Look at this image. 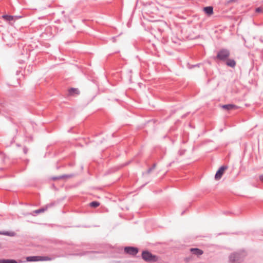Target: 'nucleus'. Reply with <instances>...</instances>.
Returning a JSON list of instances; mask_svg holds the SVG:
<instances>
[{"label":"nucleus","instance_id":"nucleus-1","mask_svg":"<svg viewBox=\"0 0 263 263\" xmlns=\"http://www.w3.org/2000/svg\"><path fill=\"white\" fill-rule=\"evenodd\" d=\"M244 257L243 252H233L229 255V263H241L243 260Z\"/></svg>","mask_w":263,"mask_h":263},{"label":"nucleus","instance_id":"nucleus-2","mask_svg":"<svg viewBox=\"0 0 263 263\" xmlns=\"http://www.w3.org/2000/svg\"><path fill=\"white\" fill-rule=\"evenodd\" d=\"M142 259L147 262H156L159 257L147 250L143 251L141 254Z\"/></svg>","mask_w":263,"mask_h":263},{"label":"nucleus","instance_id":"nucleus-3","mask_svg":"<svg viewBox=\"0 0 263 263\" xmlns=\"http://www.w3.org/2000/svg\"><path fill=\"white\" fill-rule=\"evenodd\" d=\"M230 55V50L227 49L222 48L217 52L216 58L221 61H226Z\"/></svg>","mask_w":263,"mask_h":263},{"label":"nucleus","instance_id":"nucleus-4","mask_svg":"<svg viewBox=\"0 0 263 263\" xmlns=\"http://www.w3.org/2000/svg\"><path fill=\"white\" fill-rule=\"evenodd\" d=\"M124 252L126 254L135 256L138 253V249L136 247H126L124 248Z\"/></svg>","mask_w":263,"mask_h":263},{"label":"nucleus","instance_id":"nucleus-5","mask_svg":"<svg viewBox=\"0 0 263 263\" xmlns=\"http://www.w3.org/2000/svg\"><path fill=\"white\" fill-rule=\"evenodd\" d=\"M228 168V167L227 166H221L218 170L217 171L215 175V178L216 180H218L221 178L222 177L224 171Z\"/></svg>","mask_w":263,"mask_h":263},{"label":"nucleus","instance_id":"nucleus-6","mask_svg":"<svg viewBox=\"0 0 263 263\" xmlns=\"http://www.w3.org/2000/svg\"><path fill=\"white\" fill-rule=\"evenodd\" d=\"M55 204L54 202H51L47 204L45 207L36 210L34 211V212L36 214H39L46 211L49 208H50L53 206Z\"/></svg>","mask_w":263,"mask_h":263},{"label":"nucleus","instance_id":"nucleus-7","mask_svg":"<svg viewBox=\"0 0 263 263\" xmlns=\"http://www.w3.org/2000/svg\"><path fill=\"white\" fill-rule=\"evenodd\" d=\"M226 65L230 67L234 68L236 66V62L234 59H229V58L226 61Z\"/></svg>","mask_w":263,"mask_h":263},{"label":"nucleus","instance_id":"nucleus-8","mask_svg":"<svg viewBox=\"0 0 263 263\" xmlns=\"http://www.w3.org/2000/svg\"><path fill=\"white\" fill-rule=\"evenodd\" d=\"M190 252L197 255H201L203 253V251L198 248H191L190 249Z\"/></svg>","mask_w":263,"mask_h":263},{"label":"nucleus","instance_id":"nucleus-9","mask_svg":"<svg viewBox=\"0 0 263 263\" xmlns=\"http://www.w3.org/2000/svg\"><path fill=\"white\" fill-rule=\"evenodd\" d=\"M222 108L224 109L230 110L236 108V106L234 104H229L222 105Z\"/></svg>","mask_w":263,"mask_h":263},{"label":"nucleus","instance_id":"nucleus-10","mask_svg":"<svg viewBox=\"0 0 263 263\" xmlns=\"http://www.w3.org/2000/svg\"><path fill=\"white\" fill-rule=\"evenodd\" d=\"M204 11L205 13L211 15L213 13V8L212 6H208L204 8Z\"/></svg>","mask_w":263,"mask_h":263},{"label":"nucleus","instance_id":"nucleus-11","mask_svg":"<svg viewBox=\"0 0 263 263\" xmlns=\"http://www.w3.org/2000/svg\"><path fill=\"white\" fill-rule=\"evenodd\" d=\"M69 93L70 95H73L74 94L78 95L80 93V91L78 88H71L69 89Z\"/></svg>","mask_w":263,"mask_h":263},{"label":"nucleus","instance_id":"nucleus-12","mask_svg":"<svg viewBox=\"0 0 263 263\" xmlns=\"http://www.w3.org/2000/svg\"><path fill=\"white\" fill-rule=\"evenodd\" d=\"M0 263H17L14 259H0Z\"/></svg>","mask_w":263,"mask_h":263},{"label":"nucleus","instance_id":"nucleus-13","mask_svg":"<svg viewBox=\"0 0 263 263\" xmlns=\"http://www.w3.org/2000/svg\"><path fill=\"white\" fill-rule=\"evenodd\" d=\"M2 17L8 21H11L14 20V16L13 15H4L2 16Z\"/></svg>","mask_w":263,"mask_h":263},{"label":"nucleus","instance_id":"nucleus-14","mask_svg":"<svg viewBox=\"0 0 263 263\" xmlns=\"http://www.w3.org/2000/svg\"><path fill=\"white\" fill-rule=\"evenodd\" d=\"M38 256H29L27 257V260L28 261H38Z\"/></svg>","mask_w":263,"mask_h":263},{"label":"nucleus","instance_id":"nucleus-15","mask_svg":"<svg viewBox=\"0 0 263 263\" xmlns=\"http://www.w3.org/2000/svg\"><path fill=\"white\" fill-rule=\"evenodd\" d=\"M89 205L92 208H97L100 205V203L98 201H94L91 202Z\"/></svg>","mask_w":263,"mask_h":263},{"label":"nucleus","instance_id":"nucleus-16","mask_svg":"<svg viewBox=\"0 0 263 263\" xmlns=\"http://www.w3.org/2000/svg\"><path fill=\"white\" fill-rule=\"evenodd\" d=\"M156 166V163H154L152 166L150 168H149L147 171V174H149L153 170H154Z\"/></svg>","mask_w":263,"mask_h":263},{"label":"nucleus","instance_id":"nucleus-17","mask_svg":"<svg viewBox=\"0 0 263 263\" xmlns=\"http://www.w3.org/2000/svg\"><path fill=\"white\" fill-rule=\"evenodd\" d=\"M64 177H65L64 176H60L58 177H54L52 178V179L54 180H58V179H62V178H64Z\"/></svg>","mask_w":263,"mask_h":263},{"label":"nucleus","instance_id":"nucleus-18","mask_svg":"<svg viewBox=\"0 0 263 263\" xmlns=\"http://www.w3.org/2000/svg\"><path fill=\"white\" fill-rule=\"evenodd\" d=\"M255 11H256V12H262V8H260V7H258V8H257L256 9V10H255Z\"/></svg>","mask_w":263,"mask_h":263},{"label":"nucleus","instance_id":"nucleus-19","mask_svg":"<svg viewBox=\"0 0 263 263\" xmlns=\"http://www.w3.org/2000/svg\"><path fill=\"white\" fill-rule=\"evenodd\" d=\"M13 16H14V21H15V20L22 17V16H20V15H14Z\"/></svg>","mask_w":263,"mask_h":263},{"label":"nucleus","instance_id":"nucleus-20","mask_svg":"<svg viewBox=\"0 0 263 263\" xmlns=\"http://www.w3.org/2000/svg\"><path fill=\"white\" fill-rule=\"evenodd\" d=\"M23 152L25 154H26L28 152V148L26 147H24Z\"/></svg>","mask_w":263,"mask_h":263},{"label":"nucleus","instance_id":"nucleus-21","mask_svg":"<svg viewBox=\"0 0 263 263\" xmlns=\"http://www.w3.org/2000/svg\"><path fill=\"white\" fill-rule=\"evenodd\" d=\"M259 178L261 182H263V174L259 176Z\"/></svg>","mask_w":263,"mask_h":263},{"label":"nucleus","instance_id":"nucleus-22","mask_svg":"<svg viewBox=\"0 0 263 263\" xmlns=\"http://www.w3.org/2000/svg\"><path fill=\"white\" fill-rule=\"evenodd\" d=\"M236 0H229L228 2H227V3L228 4H230V3H231L232 2H236Z\"/></svg>","mask_w":263,"mask_h":263},{"label":"nucleus","instance_id":"nucleus-23","mask_svg":"<svg viewBox=\"0 0 263 263\" xmlns=\"http://www.w3.org/2000/svg\"><path fill=\"white\" fill-rule=\"evenodd\" d=\"M260 41L262 43H263V40L261 38L259 39Z\"/></svg>","mask_w":263,"mask_h":263},{"label":"nucleus","instance_id":"nucleus-24","mask_svg":"<svg viewBox=\"0 0 263 263\" xmlns=\"http://www.w3.org/2000/svg\"><path fill=\"white\" fill-rule=\"evenodd\" d=\"M6 234H7V235H9V234H8V232H6Z\"/></svg>","mask_w":263,"mask_h":263}]
</instances>
